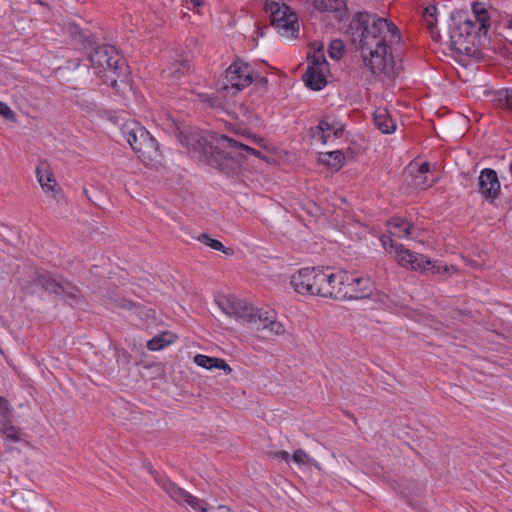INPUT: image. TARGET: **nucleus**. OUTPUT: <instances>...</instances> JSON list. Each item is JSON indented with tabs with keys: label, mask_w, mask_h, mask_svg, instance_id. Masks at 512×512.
<instances>
[{
	"label": "nucleus",
	"mask_w": 512,
	"mask_h": 512,
	"mask_svg": "<svg viewBox=\"0 0 512 512\" xmlns=\"http://www.w3.org/2000/svg\"><path fill=\"white\" fill-rule=\"evenodd\" d=\"M344 45L341 40H333L328 49L329 56L332 59L339 60L342 57Z\"/></svg>",
	"instance_id": "nucleus-33"
},
{
	"label": "nucleus",
	"mask_w": 512,
	"mask_h": 512,
	"mask_svg": "<svg viewBox=\"0 0 512 512\" xmlns=\"http://www.w3.org/2000/svg\"><path fill=\"white\" fill-rule=\"evenodd\" d=\"M121 130L123 136L133 150L135 149L137 143L144 141V139L150 135L148 130L137 121H129L124 123Z\"/></svg>",
	"instance_id": "nucleus-18"
},
{
	"label": "nucleus",
	"mask_w": 512,
	"mask_h": 512,
	"mask_svg": "<svg viewBox=\"0 0 512 512\" xmlns=\"http://www.w3.org/2000/svg\"><path fill=\"white\" fill-rule=\"evenodd\" d=\"M319 159L325 166L336 171L342 168L345 162V157L340 150L321 153Z\"/></svg>",
	"instance_id": "nucleus-25"
},
{
	"label": "nucleus",
	"mask_w": 512,
	"mask_h": 512,
	"mask_svg": "<svg viewBox=\"0 0 512 512\" xmlns=\"http://www.w3.org/2000/svg\"><path fill=\"white\" fill-rule=\"evenodd\" d=\"M89 61L96 74L113 89L118 88V78L124 75L127 67L113 46L103 45L94 49Z\"/></svg>",
	"instance_id": "nucleus-5"
},
{
	"label": "nucleus",
	"mask_w": 512,
	"mask_h": 512,
	"mask_svg": "<svg viewBox=\"0 0 512 512\" xmlns=\"http://www.w3.org/2000/svg\"><path fill=\"white\" fill-rule=\"evenodd\" d=\"M259 81H260L263 85H265V84L267 83V79H266L265 77H260V78H259Z\"/></svg>",
	"instance_id": "nucleus-41"
},
{
	"label": "nucleus",
	"mask_w": 512,
	"mask_h": 512,
	"mask_svg": "<svg viewBox=\"0 0 512 512\" xmlns=\"http://www.w3.org/2000/svg\"><path fill=\"white\" fill-rule=\"evenodd\" d=\"M175 338L176 336L168 331L157 334L147 342V348L151 351H159L165 346L172 344L175 341Z\"/></svg>",
	"instance_id": "nucleus-27"
},
{
	"label": "nucleus",
	"mask_w": 512,
	"mask_h": 512,
	"mask_svg": "<svg viewBox=\"0 0 512 512\" xmlns=\"http://www.w3.org/2000/svg\"><path fill=\"white\" fill-rule=\"evenodd\" d=\"M424 265H425V269L419 270L420 272H425V271L431 270L433 273L442 274V273H448L450 271V269L454 268L453 266L448 267L446 264H443L442 262H439V261L432 262L431 260H430V264L424 263Z\"/></svg>",
	"instance_id": "nucleus-32"
},
{
	"label": "nucleus",
	"mask_w": 512,
	"mask_h": 512,
	"mask_svg": "<svg viewBox=\"0 0 512 512\" xmlns=\"http://www.w3.org/2000/svg\"><path fill=\"white\" fill-rule=\"evenodd\" d=\"M375 126L385 134L393 133L396 130V122L391 118L389 112L384 108H378L373 115Z\"/></svg>",
	"instance_id": "nucleus-20"
},
{
	"label": "nucleus",
	"mask_w": 512,
	"mask_h": 512,
	"mask_svg": "<svg viewBox=\"0 0 512 512\" xmlns=\"http://www.w3.org/2000/svg\"><path fill=\"white\" fill-rule=\"evenodd\" d=\"M430 171V166L427 162L420 164L417 168L416 173L413 176V184L419 188H428L431 187L435 182V177H429L428 173Z\"/></svg>",
	"instance_id": "nucleus-23"
},
{
	"label": "nucleus",
	"mask_w": 512,
	"mask_h": 512,
	"mask_svg": "<svg viewBox=\"0 0 512 512\" xmlns=\"http://www.w3.org/2000/svg\"><path fill=\"white\" fill-rule=\"evenodd\" d=\"M292 460L298 465H304V466H314L317 469H320L319 463L310 457L304 450L297 449L294 451L292 455Z\"/></svg>",
	"instance_id": "nucleus-31"
},
{
	"label": "nucleus",
	"mask_w": 512,
	"mask_h": 512,
	"mask_svg": "<svg viewBox=\"0 0 512 512\" xmlns=\"http://www.w3.org/2000/svg\"><path fill=\"white\" fill-rule=\"evenodd\" d=\"M413 225L401 218H393L388 222V231L391 236L409 238Z\"/></svg>",
	"instance_id": "nucleus-21"
},
{
	"label": "nucleus",
	"mask_w": 512,
	"mask_h": 512,
	"mask_svg": "<svg viewBox=\"0 0 512 512\" xmlns=\"http://www.w3.org/2000/svg\"><path fill=\"white\" fill-rule=\"evenodd\" d=\"M197 100L201 102L205 107L211 108L213 110H225V104L223 100L214 95H209L206 93H197Z\"/></svg>",
	"instance_id": "nucleus-28"
},
{
	"label": "nucleus",
	"mask_w": 512,
	"mask_h": 512,
	"mask_svg": "<svg viewBox=\"0 0 512 512\" xmlns=\"http://www.w3.org/2000/svg\"><path fill=\"white\" fill-rule=\"evenodd\" d=\"M253 68L241 60L234 61L226 69L224 80L220 89L228 91L230 89L238 92L253 82Z\"/></svg>",
	"instance_id": "nucleus-9"
},
{
	"label": "nucleus",
	"mask_w": 512,
	"mask_h": 512,
	"mask_svg": "<svg viewBox=\"0 0 512 512\" xmlns=\"http://www.w3.org/2000/svg\"><path fill=\"white\" fill-rule=\"evenodd\" d=\"M315 8L321 12H336L344 6L343 0H314Z\"/></svg>",
	"instance_id": "nucleus-30"
},
{
	"label": "nucleus",
	"mask_w": 512,
	"mask_h": 512,
	"mask_svg": "<svg viewBox=\"0 0 512 512\" xmlns=\"http://www.w3.org/2000/svg\"><path fill=\"white\" fill-rule=\"evenodd\" d=\"M347 34L374 75H396L389 52L390 46L400 40V32L394 23L376 14L357 12L349 23Z\"/></svg>",
	"instance_id": "nucleus-1"
},
{
	"label": "nucleus",
	"mask_w": 512,
	"mask_h": 512,
	"mask_svg": "<svg viewBox=\"0 0 512 512\" xmlns=\"http://www.w3.org/2000/svg\"><path fill=\"white\" fill-rule=\"evenodd\" d=\"M329 281L328 269L303 268L292 275L290 283L299 294L326 297L333 293Z\"/></svg>",
	"instance_id": "nucleus-6"
},
{
	"label": "nucleus",
	"mask_w": 512,
	"mask_h": 512,
	"mask_svg": "<svg viewBox=\"0 0 512 512\" xmlns=\"http://www.w3.org/2000/svg\"><path fill=\"white\" fill-rule=\"evenodd\" d=\"M190 2L196 8H199L204 4V0H190Z\"/></svg>",
	"instance_id": "nucleus-39"
},
{
	"label": "nucleus",
	"mask_w": 512,
	"mask_h": 512,
	"mask_svg": "<svg viewBox=\"0 0 512 512\" xmlns=\"http://www.w3.org/2000/svg\"><path fill=\"white\" fill-rule=\"evenodd\" d=\"M381 242L385 248L389 246L391 251L395 252L397 262L405 268L411 270H423L426 264H430V259L422 254L405 249L402 244L395 242L391 236H382Z\"/></svg>",
	"instance_id": "nucleus-11"
},
{
	"label": "nucleus",
	"mask_w": 512,
	"mask_h": 512,
	"mask_svg": "<svg viewBox=\"0 0 512 512\" xmlns=\"http://www.w3.org/2000/svg\"><path fill=\"white\" fill-rule=\"evenodd\" d=\"M134 152L146 166H154L160 162L161 152L159 145L151 134L144 141L137 143Z\"/></svg>",
	"instance_id": "nucleus-17"
},
{
	"label": "nucleus",
	"mask_w": 512,
	"mask_h": 512,
	"mask_svg": "<svg viewBox=\"0 0 512 512\" xmlns=\"http://www.w3.org/2000/svg\"><path fill=\"white\" fill-rule=\"evenodd\" d=\"M194 362L198 366L203 367L205 369H212V368L222 369L227 374H230L232 372L231 367L224 360L219 359V358H214V357H209V356L202 355V354H197L194 357Z\"/></svg>",
	"instance_id": "nucleus-22"
},
{
	"label": "nucleus",
	"mask_w": 512,
	"mask_h": 512,
	"mask_svg": "<svg viewBox=\"0 0 512 512\" xmlns=\"http://www.w3.org/2000/svg\"><path fill=\"white\" fill-rule=\"evenodd\" d=\"M37 282L47 292L63 296L70 305H74L79 300V289L69 281H59L53 278L49 273H42L38 275Z\"/></svg>",
	"instance_id": "nucleus-12"
},
{
	"label": "nucleus",
	"mask_w": 512,
	"mask_h": 512,
	"mask_svg": "<svg viewBox=\"0 0 512 512\" xmlns=\"http://www.w3.org/2000/svg\"><path fill=\"white\" fill-rule=\"evenodd\" d=\"M269 455L275 459L280 458L284 460L285 462H289L290 460V454L287 451H276V452H269Z\"/></svg>",
	"instance_id": "nucleus-38"
},
{
	"label": "nucleus",
	"mask_w": 512,
	"mask_h": 512,
	"mask_svg": "<svg viewBox=\"0 0 512 512\" xmlns=\"http://www.w3.org/2000/svg\"><path fill=\"white\" fill-rule=\"evenodd\" d=\"M189 70V64L177 61L163 70V77L169 79L172 83L178 81Z\"/></svg>",
	"instance_id": "nucleus-26"
},
{
	"label": "nucleus",
	"mask_w": 512,
	"mask_h": 512,
	"mask_svg": "<svg viewBox=\"0 0 512 512\" xmlns=\"http://www.w3.org/2000/svg\"><path fill=\"white\" fill-rule=\"evenodd\" d=\"M215 512H231V510L223 505H219Z\"/></svg>",
	"instance_id": "nucleus-40"
},
{
	"label": "nucleus",
	"mask_w": 512,
	"mask_h": 512,
	"mask_svg": "<svg viewBox=\"0 0 512 512\" xmlns=\"http://www.w3.org/2000/svg\"><path fill=\"white\" fill-rule=\"evenodd\" d=\"M217 304L227 316L249 325H255L258 330L265 329L276 336L283 335L286 331L284 325L276 320L274 311L255 309L247 302L233 296L220 297Z\"/></svg>",
	"instance_id": "nucleus-4"
},
{
	"label": "nucleus",
	"mask_w": 512,
	"mask_h": 512,
	"mask_svg": "<svg viewBox=\"0 0 512 512\" xmlns=\"http://www.w3.org/2000/svg\"><path fill=\"white\" fill-rule=\"evenodd\" d=\"M310 132L315 141L326 144L331 136L340 138L343 135L344 124L333 116H326Z\"/></svg>",
	"instance_id": "nucleus-15"
},
{
	"label": "nucleus",
	"mask_w": 512,
	"mask_h": 512,
	"mask_svg": "<svg viewBox=\"0 0 512 512\" xmlns=\"http://www.w3.org/2000/svg\"><path fill=\"white\" fill-rule=\"evenodd\" d=\"M352 288L357 296H351L347 299H363L369 297L372 291V282L369 278L352 276Z\"/></svg>",
	"instance_id": "nucleus-24"
},
{
	"label": "nucleus",
	"mask_w": 512,
	"mask_h": 512,
	"mask_svg": "<svg viewBox=\"0 0 512 512\" xmlns=\"http://www.w3.org/2000/svg\"><path fill=\"white\" fill-rule=\"evenodd\" d=\"M501 186L495 170L485 168L478 177V192L486 200L494 201L500 195Z\"/></svg>",
	"instance_id": "nucleus-16"
},
{
	"label": "nucleus",
	"mask_w": 512,
	"mask_h": 512,
	"mask_svg": "<svg viewBox=\"0 0 512 512\" xmlns=\"http://www.w3.org/2000/svg\"><path fill=\"white\" fill-rule=\"evenodd\" d=\"M0 115H2L7 120H13L15 117V114L11 108L2 101H0Z\"/></svg>",
	"instance_id": "nucleus-37"
},
{
	"label": "nucleus",
	"mask_w": 512,
	"mask_h": 512,
	"mask_svg": "<svg viewBox=\"0 0 512 512\" xmlns=\"http://www.w3.org/2000/svg\"><path fill=\"white\" fill-rule=\"evenodd\" d=\"M409 169H410L411 173H413L414 166H413V165H410V166H409Z\"/></svg>",
	"instance_id": "nucleus-42"
},
{
	"label": "nucleus",
	"mask_w": 512,
	"mask_h": 512,
	"mask_svg": "<svg viewBox=\"0 0 512 512\" xmlns=\"http://www.w3.org/2000/svg\"><path fill=\"white\" fill-rule=\"evenodd\" d=\"M497 101L500 106L512 109V92L510 90H501L498 92Z\"/></svg>",
	"instance_id": "nucleus-34"
},
{
	"label": "nucleus",
	"mask_w": 512,
	"mask_h": 512,
	"mask_svg": "<svg viewBox=\"0 0 512 512\" xmlns=\"http://www.w3.org/2000/svg\"><path fill=\"white\" fill-rule=\"evenodd\" d=\"M328 276L330 277L329 287L333 293L327 294L325 298L330 297L338 300H344L351 296H357L355 290L352 288V275L346 271L332 272L328 269Z\"/></svg>",
	"instance_id": "nucleus-14"
},
{
	"label": "nucleus",
	"mask_w": 512,
	"mask_h": 512,
	"mask_svg": "<svg viewBox=\"0 0 512 512\" xmlns=\"http://www.w3.org/2000/svg\"><path fill=\"white\" fill-rule=\"evenodd\" d=\"M197 239L214 250L221 251L229 256L233 254L232 248L225 247L219 240L211 238L207 233L200 234Z\"/></svg>",
	"instance_id": "nucleus-29"
},
{
	"label": "nucleus",
	"mask_w": 512,
	"mask_h": 512,
	"mask_svg": "<svg viewBox=\"0 0 512 512\" xmlns=\"http://www.w3.org/2000/svg\"><path fill=\"white\" fill-rule=\"evenodd\" d=\"M436 13V7L435 6H428L425 8L423 16L427 22V25L432 30L433 29V23H434V15Z\"/></svg>",
	"instance_id": "nucleus-36"
},
{
	"label": "nucleus",
	"mask_w": 512,
	"mask_h": 512,
	"mask_svg": "<svg viewBox=\"0 0 512 512\" xmlns=\"http://www.w3.org/2000/svg\"><path fill=\"white\" fill-rule=\"evenodd\" d=\"M265 10L270 14L273 25L286 32H291V35L295 36V33L298 32V22L296 15L288 5L281 0H266Z\"/></svg>",
	"instance_id": "nucleus-10"
},
{
	"label": "nucleus",
	"mask_w": 512,
	"mask_h": 512,
	"mask_svg": "<svg viewBox=\"0 0 512 512\" xmlns=\"http://www.w3.org/2000/svg\"><path fill=\"white\" fill-rule=\"evenodd\" d=\"M149 473L154 476L155 482L168 494V496L177 503L181 505L186 504L198 512H208L207 503L204 500L191 495L165 476L159 475L152 468L149 469Z\"/></svg>",
	"instance_id": "nucleus-7"
},
{
	"label": "nucleus",
	"mask_w": 512,
	"mask_h": 512,
	"mask_svg": "<svg viewBox=\"0 0 512 512\" xmlns=\"http://www.w3.org/2000/svg\"><path fill=\"white\" fill-rule=\"evenodd\" d=\"M14 411L10 402L0 396V434L12 442L21 440V429L13 424Z\"/></svg>",
	"instance_id": "nucleus-13"
},
{
	"label": "nucleus",
	"mask_w": 512,
	"mask_h": 512,
	"mask_svg": "<svg viewBox=\"0 0 512 512\" xmlns=\"http://www.w3.org/2000/svg\"><path fill=\"white\" fill-rule=\"evenodd\" d=\"M116 306L119 308L128 309V310L135 309L137 313H139V314L141 313L139 311L141 309L140 305H137L126 298H121V299L116 300Z\"/></svg>",
	"instance_id": "nucleus-35"
},
{
	"label": "nucleus",
	"mask_w": 512,
	"mask_h": 512,
	"mask_svg": "<svg viewBox=\"0 0 512 512\" xmlns=\"http://www.w3.org/2000/svg\"><path fill=\"white\" fill-rule=\"evenodd\" d=\"M175 137L185 146L193 156L207 165L224 169L230 159L242 156L243 153L257 157L261 152L242 144L226 135L199 129H191L183 123L171 120Z\"/></svg>",
	"instance_id": "nucleus-2"
},
{
	"label": "nucleus",
	"mask_w": 512,
	"mask_h": 512,
	"mask_svg": "<svg viewBox=\"0 0 512 512\" xmlns=\"http://www.w3.org/2000/svg\"><path fill=\"white\" fill-rule=\"evenodd\" d=\"M37 180L45 193H52V196L60 200L63 198L61 189L58 187L53 173L47 167H37Z\"/></svg>",
	"instance_id": "nucleus-19"
},
{
	"label": "nucleus",
	"mask_w": 512,
	"mask_h": 512,
	"mask_svg": "<svg viewBox=\"0 0 512 512\" xmlns=\"http://www.w3.org/2000/svg\"><path fill=\"white\" fill-rule=\"evenodd\" d=\"M449 38L451 46L460 53L471 54L490 27V16L484 3L473 2L472 12L459 10L451 14Z\"/></svg>",
	"instance_id": "nucleus-3"
},
{
	"label": "nucleus",
	"mask_w": 512,
	"mask_h": 512,
	"mask_svg": "<svg viewBox=\"0 0 512 512\" xmlns=\"http://www.w3.org/2000/svg\"><path fill=\"white\" fill-rule=\"evenodd\" d=\"M327 62L323 52V46L314 48L312 55L308 56V66L303 75L304 82L312 90H321L325 87Z\"/></svg>",
	"instance_id": "nucleus-8"
}]
</instances>
